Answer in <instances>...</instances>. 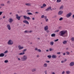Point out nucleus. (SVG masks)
I'll return each instance as SVG.
<instances>
[{
  "label": "nucleus",
  "mask_w": 74,
  "mask_h": 74,
  "mask_svg": "<svg viewBox=\"0 0 74 74\" xmlns=\"http://www.w3.org/2000/svg\"><path fill=\"white\" fill-rule=\"evenodd\" d=\"M66 61H67V59H65L64 60V62H66Z\"/></svg>",
  "instance_id": "obj_59"
},
{
  "label": "nucleus",
  "mask_w": 74,
  "mask_h": 74,
  "mask_svg": "<svg viewBox=\"0 0 74 74\" xmlns=\"http://www.w3.org/2000/svg\"><path fill=\"white\" fill-rule=\"evenodd\" d=\"M12 14V12H10V13H9L10 15H11V14Z\"/></svg>",
  "instance_id": "obj_60"
},
{
  "label": "nucleus",
  "mask_w": 74,
  "mask_h": 74,
  "mask_svg": "<svg viewBox=\"0 0 74 74\" xmlns=\"http://www.w3.org/2000/svg\"><path fill=\"white\" fill-rule=\"evenodd\" d=\"M23 22L24 23H26V24H27V25H29V22L28 21H27V20H25L23 21Z\"/></svg>",
  "instance_id": "obj_13"
},
{
  "label": "nucleus",
  "mask_w": 74,
  "mask_h": 74,
  "mask_svg": "<svg viewBox=\"0 0 74 74\" xmlns=\"http://www.w3.org/2000/svg\"><path fill=\"white\" fill-rule=\"evenodd\" d=\"M67 32L66 30H62L59 33V34L60 36L63 37H66L67 36Z\"/></svg>",
  "instance_id": "obj_1"
},
{
  "label": "nucleus",
  "mask_w": 74,
  "mask_h": 74,
  "mask_svg": "<svg viewBox=\"0 0 74 74\" xmlns=\"http://www.w3.org/2000/svg\"><path fill=\"white\" fill-rule=\"evenodd\" d=\"M16 19H17L18 21H20V19H21V16H19L18 14H16Z\"/></svg>",
  "instance_id": "obj_7"
},
{
  "label": "nucleus",
  "mask_w": 74,
  "mask_h": 74,
  "mask_svg": "<svg viewBox=\"0 0 74 74\" xmlns=\"http://www.w3.org/2000/svg\"><path fill=\"white\" fill-rule=\"evenodd\" d=\"M63 6L62 5L60 8V10H63Z\"/></svg>",
  "instance_id": "obj_26"
},
{
  "label": "nucleus",
  "mask_w": 74,
  "mask_h": 74,
  "mask_svg": "<svg viewBox=\"0 0 74 74\" xmlns=\"http://www.w3.org/2000/svg\"><path fill=\"white\" fill-rule=\"evenodd\" d=\"M46 62L47 63H49L50 61H46Z\"/></svg>",
  "instance_id": "obj_54"
},
{
  "label": "nucleus",
  "mask_w": 74,
  "mask_h": 74,
  "mask_svg": "<svg viewBox=\"0 0 74 74\" xmlns=\"http://www.w3.org/2000/svg\"><path fill=\"white\" fill-rule=\"evenodd\" d=\"M24 32L25 33H29V31L25 30L24 31Z\"/></svg>",
  "instance_id": "obj_29"
},
{
  "label": "nucleus",
  "mask_w": 74,
  "mask_h": 74,
  "mask_svg": "<svg viewBox=\"0 0 74 74\" xmlns=\"http://www.w3.org/2000/svg\"><path fill=\"white\" fill-rule=\"evenodd\" d=\"M27 51V49H24L23 50V52L19 53L18 55H23L24 54H25V52H26Z\"/></svg>",
  "instance_id": "obj_4"
},
{
  "label": "nucleus",
  "mask_w": 74,
  "mask_h": 74,
  "mask_svg": "<svg viewBox=\"0 0 74 74\" xmlns=\"http://www.w3.org/2000/svg\"><path fill=\"white\" fill-rule=\"evenodd\" d=\"M26 12H27V13H28V12H30V10H27L26 11Z\"/></svg>",
  "instance_id": "obj_44"
},
{
  "label": "nucleus",
  "mask_w": 74,
  "mask_h": 74,
  "mask_svg": "<svg viewBox=\"0 0 74 74\" xmlns=\"http://www.w3.org/2000/svg\"><path fill=\"white\" fill-rule=\"evenodd\" d=\"M37 58H39V55H38L36 56Z\"/></svg>",
  "instance_id": "obj_61"
},
{
  "label": "nucleus",
  "mask_w": 74,
  "mask_h": 74,
  "mask_svg": "<svg viewBox=\"0 0 74 74\" xmlns=\"http://www.w3.org/2000/svg\"><path fill=\"white\" fill-rule=\"evenodd\" d=\"M8 52V51H6L4 52V53H7Z\"/></svg>",
  "instance_id": "obj_51"
},
{
  "label": "nucleus",
  "mask_w": 74,
  "mask_h": 74,
  "mask_svg": "<svg viewBox=\"0 0 74 74\" xmlns=\"http://www.w3.org/2000/svg\"><path fill=\"white\" fill-rule=\"evenodd\" d=\"M35 14H39V12H35Z\"/></svg>",
  "instance_id": "obj_50"
},
{
  "label": "nucleus",
  "mask_w": 74,
  "mask_h": 74,
  "mask_svg": "<svg viewBox=\"0 0 74 74\" xmlns=\"http://www.w3.org/2000/svg\"><path fill=\"white\" fill-rule=\"evenodd\" d=\"M33 31L32 30L30 31H28V33H31Z\"/></svg>",
  "instance_id": "obj_46"
},
{
  "label": "nucleus",
  "mask_w": 74,
  "mask_h": 74,
  "mask_svg": "<svg viewBox=\"0 0 74 74\" xmlns=\"http://www.w3.org/2000/svg\"><path fill=\"white\" fill-rule=\"evenodd\" d=\"M57 3H60V2H61V0H57Z\"/></svg>",
  "instance_id": "obj_36"
},
{
  "label": "nucleus",
  "mask_w": 74,
  "mask_h": 74,
  "mask_svg": "<svg viewBox=\"0 0 74 74\" xmlns=\"http://www.w3.org/2000/svg\"><path fill=\"white\" fill-rule=\"evenodd\" d=\"M72 18L73 19H74V14L72 16Z\"/></svg>",
  "instance_id": "obj_58"
},
{
  "label": "nucleus",
  "mask_w": 74,
  "mask_h": 74,
  "mask_svg": "<svg viewBox=\"0 0 74 74\" xmlns=\"http://www.w3.org/2000/svg\"><path fill=\"white\" fill-rule=\"evenodd\" d=\"M49 10H51V11H52V9H51V7H49L46 10V11L47 12L49 11Z\"/></svg>",
  "instance_id": "obj_9"
},
{
  "label": "nucleus",
  "mask_w": 74,
  "mask_h": 74,
  "mask_svg": "<svg viewBox=\"0 0 74 74\" xmlns=\"http://www.w3.org/2000/svg\"><path fill=\"white\" fill-rule=\"evenodd\" d=\"M61 62V63H64V61H62Z\"/></svg>",
  "instance_id": "obj_63"
},
{
  "label": "nucleus",
  "mask_w": 74,
  "mask_h": 74,
  "mask_svg": "<svg viewBox=\"0 0 74 74\" xmlns=\"http://www.w3.org/2000/svg\"><path fill=\"white\" fill-rule=\"evenodd\" d=\"M54 44V42L53 41L51 42H50V44L51 45H53Z\"/></svg>",
  "instance_id": "obj_20"
},
{
  "label": "nucleus",
  "mask_w": 74,
  "mask_h": 74,
  "mask_svg": "<svg viewBox=\"0 0 74 74\" xmlns=\"http://www.w3.org/2000/svg\"><path fill=\"white\" fill-rule=\"evenodd\" d=\"M4 63H8V60H5L4 62Z\"/></svg>",
  "instance_id": "obj_28"
},
{
  "label": "nucleus",
  "mask_w": 74,
  "mask_h": 74,
  "mask_svg": "<svg viewBox=\"0 0 74 74\" xmlns=\"http://www.w3.org/2000/svg\"><path fill=\"white\" fill-rule=\"evenodd\" d=\"M45 16L44 15H42L41 16V18H44Z\"/></svg>",
  "instance_id": "obj_33"
},
{
  "label": "nucleus",
  "mask_w": 74,
  "mask_h": 74,
  "mask_svg": "<svg viewBox=\"0 0 74 74\" xmlns=\"http://www.w3.org/2000/svg\"><path fill=\"white\" fill-rule=\"evenodd\" d=\"M44 73L45 74H47V71H45L44 72Z\"/></svg>",
  "instance_id": "obj_38"
},
{
  "label": "nucleus",
  "mask_w": 74,
  "mask_h": 74,
  "mask_svg": "<svg viewBox=\"0 0 74 74\" xmlns=\"http://www.w3.org/2000/svg\"><path fill=\"white\" fill-rule=\"evenodd\" d=\"M38 38V40H40V38Z\"/></svg>",
  "instance_id": "obj_64"
},
{
  "label": "nucleus",
  "mask_w": 74,
  "mask_h": 74,
  "mask_svg": "<svg viewBox=\"0 0 74 74\" xmlns=\"http://www.w3.org/2000/svg\"><path fill=\"white\" fill-rule=\"evenodd\" d=\"M66 53L67 55H70V53H69V51H66Z\"/></svg>",
  "instance_id": "obj_27"
},
{
  "label": "nucleus",
  "mask_w": 74,
  "mask_h": 74,
  "mask_svg": "<svg viewBox=\"0 0 74 74\" xmlns=\"http://www.w3.org/2000/svg\"><path fill=\"white\" fill-rule=\"evenodd\" d=\"M18 48L19 50H21V49H23V48H24V47H21V45H19L18 46Z\"/></svg>",
  "instance_id": "obj_8"
},
{
  "label": "nucleus",
  "mask_w": 74,
  "mask_h": 74,
  "mask_svg": "<svg viewBox=\"0 0 74 74\" xmlns=\"http://www.w3.org/2000/svg\"><path fill=\"white\" fill-rule=\"evenodd\" d=\"M72 13L71 12H70L69 13L67 14L66 15V18H69V17H70Z\"/></svg>",
  "instance_id": "obj_6"
},
{
  "label": "nucleus",
  "mask_w": 74,
  "mask_h": 74,
  "mask_svg": "<svg viewBox=\"0 0 74 74\" xmlns=\"http://www.w3.org/2000/svg\"><path fill=\"white\" fill-rule=\"evenodd\" d=\"M27 59V56L26 55L23 56L21 58V60L23 62L26 61Z\"/></svg>",
  "instance_id": "obj_2"
},
{
  "label": "nucleus",
  "mask_w": 74,
  "mask_h": 74,
  "mask_svg": "<svg viewBox=\"0 0 74 74\" xmlns=\"http://www.w3.org/2000/svg\"><path fill=\"white\" fill-rule=\"evenodd\" d=\"M52 58H53V59H56V58H57V56L56 55H53Z\"/></svg>",
  "instance_id": "obj_14"
},
{
  "label": "nucleus",
  "mask_w": 74,
  "mask_h": 74,
  "mask_svg": "<svg viewBox=\"0 0 74 74\" xmlns=\"http://www.w3.org/2000/svg\"><path fill=\"white\" fill-rule=\"evenodd\" d=\"M63 19V18L61 17V18H60L59 19V20L60 21H62Z\"/></svg>",
  "instance_id": "obj_35"
},
{
  "label": "nucleus",
  "mask_w": 74,
  "mask_h": 74,
  "mask_svg": "<svg viewBox=\"0 0 74 74\" xmlns=\"http://www.w3.org/2000/svg\"><path fill=\"white\" fill-rule=\"evenodd\" d=\"M44 29L45 31H47L48 29V26H46L44 27Z\"/></svg>",
  "instance_id": "obj_16"
},
{
  "label": "nucleus",
  "mask_w": 74,
  "mask_h": 74,
  "mask_svg": "<svg viewBox=\"0 0 74 74\" xmlns=\"http://www.w3.org/2000/svg\"><path fill=\"white\" fill-rule=\"evenodd\" d=\"M27 20H30V18L29 17L27 16Z\"/></svg>",
  "instance_id": "obj_34"
},
{
  "label": "nucleus",
  "mask_w": 74,
  "mask_h": 74,
  "mask_svg": "<svg viewBox=\"0 0 74 74\" xmlns=\"http://www.w3.org/2000/svg\"><path fill=\"white\" fill-rule=\"evenodd\" d=\"M62 43L64 45H66L67 44V41L66 40H63L62 42Z\"/></svg>",
  "instance_id": "obj_11"
},
{
  "label": "nucleus",
  "mask_w": 74,
  "mask_h": 74,
  "mask_svg": "<svg viewBox=\"0 0 74 74\" xmlns=\"http://www.w3.org/2000/svg\"><path fill=\"white\" fill-rule=\"evenodd\" d=\"M27 16H24L23 18L25 19H26Z\"/></svg>",
  "instance_id": "obj_30"
},
{
  "label": "nucleus",
  "mask_w": 74,
  "mask_h": 74,
  "mask_svg": "<svg viewBox=\"0 0 74 74\" xmlns=\"http://www.w3.org/2000/svg\"><path fill=\"white\" fill-rule=\"evenodd\" d=\"M44 18L45 19H47V16H45Z\"/></svg>",
  "instance_id": "obj_43"
},
{
  "label": "nucleus",
  "mask_w": 74,
  "mask_h": 74,
  "mask_svg": "<svg viewBox=\"0 0 74 74\" xmlns=\"http://www.w3.org/2000/svg\"><path fill=\"white\" fill-rule=\"evenodd\" d=\"M49 51H52V49L50 48L49 49Z\"/></svg>",
  "instance_id": "obj_56"
},
{
  "label": "nucleus",
  "mask_w": 74,
  "mask_h": 74,
  "mask_svg": "<svg viewBox=\"0 0 74 74\" xmlns=\"http://www.w3.org/2000/svg\"><path fill=\"white\" fill-rule=\"evenodd\" d=\"M63 55H66V53H63Z\"/></svg>",
  "instance_id": "obj_62"
},
{
  "label": "nucleus",
  "mask_w": 74,
  "mask_h": 74,
  "mask_svg": "<svg viewBox=\"0 0 74 74\" xmlns=\"http://www.w3.org/2000/svg\"><path fill=\"white\" fill-rule=\"evenodd\" d=\"M57 17V15H55L53 17V18H56Z\"/></svg>",
  "instance_id": "obj_32"
},
{
  "label": "nucleus",
  "mask_w": 74,
  "mask_h": 74,
  "mask_svg": "<svg viewBox=\"0 0 74 74\" xmlns=\"http://www.w3.org/2000/svg\"><path fill=\"white\" fill-rule=\"evenodd\" d=\"M55 32H59V30L58 29V30H56L55 31Z\"/></svg>",
  "instance_id": "obj_42"
},
{
  "label": "nucleus",
  "mask_w": 74,
  "mask_h": 74,
  "mask_svg": "<svg viewBox=\"0 0 74 74\" xmlns=\"http://www.w3.org/2000/svg\"><path fill=\"white\" fill-rule=\"evenodd\" d=\"M35 50L36 51H38V52H41V50H40V49H37V48H36Z\"/></svg>",
  "instance_id": "obj_19"
},
{
  "label": "nucleus",
  "mask_w": 74,
  "mask_h": 74,
  "mask_svg": "<svg viewBox=\"0 0 74 74\" xmlns=\"http://www.w3.org/2000/svg\"><path fill=\"white\" fill-rule=\"evenodd\" d=\"M3 14L2 12H0V16L1 15V14Z\"/></svg>",
  "instance_id": "obj_47"
},
{
  "label": "nucleus",
  "mask_w": 74,
  "mask_h": 74,
  "mask_svg": "<svg viewBox=\"0 0 74 74\" xmlns=\"http://www.w3.org/2000/svg\"><path fill=\"white\" fill-rule=\"evenodd\" d=\"M63 13V11H60L58 13V15H62Z\"/></svg>",
  "instance_id": "obj_12"
},
{
  "label": "nucleus",
  "mask_w": 74,
  "mask_h": 74,
  "mask_svg": "<svg viewBox=\"0 0 74 74\" xmlns=\"http://www.w3.org/2000/svg\"><path fill=\"white\" fill-rule=\"evenodd\" d=\"M7 3L8 4H10V1H7Z\"/></svg>",
  "instance_id": "obj_45"
},
{
  "label": "nucleus",
  "mask_w": 74,
  "mask_h": 74,
  "mask_svg": "<svg viewBox=\"0 0 74 74\" xmlns=\"http://www.w3.org/2000/svg\"><path fill=\"white\" fill-rule=\"evenodd\" d=\"M43 66L45 67H47V64L46 63H45L43 65Z\"/></svg>",
  "instance_id": "obj_23"
},
{
  "label": "nucleus",
  "mask_w": 74,
  "mask_h": 74,
  "mask_svg": "<svg viewBox=\"0 0 74 74\" xmlns=\"http://www.w3.org/2000/svg\"><path fill=\"white\" fill-rule=\"evenodd\" d=\"M56 36V35L55 34H51V37H55Z\"/></svg>",
  "instance_id": "obj_24"
},
{
  "label": "nucleus",
  "mask_w": 74,
  "mask_h": 74,
  "mask_svg": "<svg viewBox=\"0 0 74 74\" xmlns=\"http://www.w3.org/2000/svg\"><path fill=\"white\" fill-rule=\"evenodd\" d=\"M46 32H47L48 33H49V31L48 30H47L46 31Z\"/></svg>",
  "instance_id": "obj_52"
},
{
  "label": "nucleus",
  "mask_w": 74,
  "mask_h": 74,
  "mask_svg": "<svg viewBox=\"0 0 74 74\" xmlns=\"http://www.w3.org/2000/svg\"><path fill=\"white\" fill-rule=\"evenodd\" d=\"M70 71H66V74H70Z\"/></svg>",
  "instance_id": "obj_21"
},
{
  "label": "nucleus",
  "mask_w": 74,
  "mask_h": 74,
  "mask_svg": "<svg viewBox=\"0 0 74 74\" xmlns=\"http://www.w3.org/2000/svg\"><path fill=\"white\" fill-rule=\"evenodd\" d=\"M41 8H44V7L43 5V6L42 5L41 6Z\"/></svg>",
  "instance_id": "obj_53"
},
{
  "label": "nucleus",
  "mask_w": 74,
  "mask_h": 74,
  "mask_svg": "<svg viewBox=\"0 0 74 74\" xmlns=\"http://www.w3.org/2000/svg\"><path fill=\"white\" fill-rule=\"evenodd\" d=\"M14 44V42L11 40H9L8 42V44L9 45H12Z\"/></svg>",
  "instance_id": "obj_3"
},
{
  "label": "nucleus",
  "mask_w": 74,
  "mask_h": 74,
  "mask_svg": "<svg viewBox=\"0 0 74 74\" xmlns=\"http://www.w3.org/2000/svg\"><path fill=\"white\" fill-rule=\"evenodd\" d=\"M71 41H74V38H72L71 39Z\"/></svg>",
  "instance_id": "obj_39"
},
{
  "label": "nucleus",
  "mask_w": 74,
  "mask_h": 74,
  "mask_svg": "<svg viewBox=\"0 0 74 74\" xmlns=\"http://www.w3.org/2000/svg\"><path fill=\"white\" fill-rule=\"evenodd\" d=\"M32 72H35V71H36V69L34 68L32 70Z\"/></svg>",
  "instance_id": "obj_22"
},
{
  "label": "nucleus",
  "mask_w": 74,
  "mask_h": 74,
  "mask_svg": "<svg viewBox=\"0 0 74 74\" xmlns=\"http://www.w3.org/2000/svg\"><path fill=\"white\" fill-rule=\"evenodd\" d=\"M46 5H46V4H45V3H44L43 4V7H46Z\"/></svg>",
  "instance_id": "obj_37"
},
{
  "label": "nucleus",
  "mask_w": 74,
  "mask_h": 74,
  "mask_svg": "<svg viewBox=\"0 0 74 74\" xmlns=\"http://www.w3.org/2000/svg\"><path fill=\"white\" fill-rule=\"evenodd\" d=\"M69 66H74V62H71L69 64Z\"/></svg>",
  "instance_id": "obj_15"
},
{
  "label": "nucleus",
  "mask_w": 74,
  "mask_h": 74,
  "mask_svg": "<svg viewBox=\"0 0 74 74\" xmlns=\"http://www.w3.org/2000/svg\"><path fill=\"white\" fill-rule=\"evenodd\" d=\"M59 41V39H57L55 40V42H56V41Z\"/></svg>",
  "instance_id": "obj_41"
},
{
  "label": "nucleus",
  "mask_w": 74,
  "mask_h": 74,
  "mask_svg": "<svg viewBox=\"0 0 74 74\" xmlns=\"http://www.w3.org/2000/svg\"><path fill=\"white\" fill-rule=\"evenodd\" d=\"M18 60H21V59H20V58H18Z\"/></svg>",
  "instance_id": "obj_57"
},
{
  "label": "nucleus",
  "mask_w": 74,
  "mask_h": 74,
  "mask_svg": "<svg viewBox=\"0 0 74 74\" xmlns=\"http://www.w3.org/2000/svg\"><path fill=\"white\" fill-rule=\"evenodd\" d=\"M6 27L8 30H11V26L10 24H8L7 25Z\"/></svg>",
  "instance_id": "obj_5"
},
{
  "label": "nucleus",
  "mask_w": 74,
  "mask_h": 74,
  "mask_svg": "<svg viewBox=\"0 0 74 74\" xmlns=\"http://www.w3.org/2000/svg\"><path fill=\"white\" fill-rule=\"evenodd\" d=\"M45 20L46 22H48V19L46 18V19H45Z\"/></svg>",
  "instance_id": "obj_48"
},
{
  "label": "nucleus",
  "mask_w": 74,
  "mask_h": 74,
  "mask_svg": "<svg viewBox=\"0 0 74 74\" xmlns=\"http://www.w3.org/2000/svg\"><path fill=\"white\" fill-rule=\"evenodd\" d=\"M34 19H35V18L34 17H33L32 18V20L33 21H34Z\"/></svg>",
  "instance_id": "obj_49"
},
{
  "label": "nucleus",
  "mask_w": 74,
  "mask_h": 74,
  "mask_svg": "<svg viewBox=\"0 0 74 74\" xmlns=\"http://www.w3.org/2000/svg\"><path fill=\"white\" fill-rule=\"evenodd\" d=\"M5 55L4 53H1L0 54V57H3Z\"/></svg>",
  "instance_id": "obj_17"
},
{
  "label": "nucleus",
  "mask_w": 74,
  "mask_h": 74,
  "mask_svg": "<svg viewBox=\"0 0 74 74\" xmlns=\"http://www.w3.org/2000/svg\"><path fill=\"white\" fill-rule=\"evenodd\" d=\"M9 22L10 23H12V22H13L14 20L12 18H10L9 19Z\"/></svg>",
  "instance_id": "obj_10"
},
{
  "label": "nucleus",
  "mask_w": 74,
  "mask_h": 74,
  "mask_svg": "<svg viewBox=\"0 0 74 74\" xmlns=\"http://www.w3.org/2000/svg\"><path fill=\"white\" fill-rule=\"evenodd\" d=\"M1 6H4V3H2L1 4Z\"/></svg>",
  "instance_id": "obj_40"
},
{
  "label": "nucleus",
  "mask_w": 74,
  "mask_h": 74,
  "mask_svg": "<svg viewBox=\"0 0 74 74\" xmlns=\"http://www.w3.org/2000/svg\"><path fill=\"white\" fill-rule=\"evenodd\" d=\"M25 5L27 6H31V3H26L25 4Z\"/></svg>",
  "instance_id": "obj_18"
},
{
  "label": "nucleus",
  "mask_w": 74,
  "mask_h": 74,
  "mask_svg": "<svg viewBox=\"0 0 74 74\" xmlns=\"http://www.w3.org/2000/svg\"><path fill=\"white\" fill-rule=\"evenodd\" d=\"M47 57L49 58V59H51V55H49L47 56Z\"/></svg>",
  "instance_id": "obj_31"
},
{
  "label": "nucleus",
  "mask_w": 74,
  "mask_h": 74,
  "mask_svg": "<svg viewBox=\"0 0 74 74\" xmlns=\"http://www.w3.org/2000/svg\"><path fill=\"white\" fill-rule=\"evenodd\" d=\"M57 54H58V55H60V52H58L57 53Z\"/></svg>",
  "instance_id": "obj_55"
},
{
  "label": "nucleus",
  "mask_w": 74,
  "mask_h": 74,
  "mask_svg": "<svg viewBox=\"0 0 74 74\" xmlns=\"http://www.w3.org/2000/svg\"><path fill=\"white\" fill-rule=\"evenodd\" d=\"M27 14H28V15H33V14H32L31 12L27 13Z\"/></svg>",
  "instance_id": "obj_25"
}]
</instances>
